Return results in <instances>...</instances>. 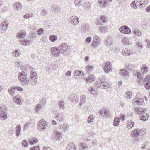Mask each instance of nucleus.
<instances>
[{
    "instance_id": "obj_1",
    "label": "nucleus",
    "mask_w": 150,
    "mask_h": 150,
    "mask_svg": "<svg viewBox=\"0 0 150 150\" xmlns=\"http://www.w3.org/2000/svg\"><path fill=\"white\" fill-rule=\"evenodd\" d=\"M145 134V132L143 129L137 128L132 131L130 135L134 140L138 141L141 139Z\"/></svg>"
},
{
    "instance_id": "obj_2",
    "label": "nucleus",
    "mask_w": 150,
    "mask_h": 150,
    "mask_svg": "<svg viewBox=\"0 0 150 150\" xmlns=\"http://www.w3.org/2000/svg\"><path fill=\"white\" fill-rule=\"evenodd\" d=\"M105 76H103L98 78L97 81V85L99 87L102 88H107L109 87L110 85L107 82H105Z\"/></svg>"
},
{
    "instance_id": "obj_3",
    "label": "nucleus",
    "mask_w": 150,
    "mask_h": 150,
    "mask_svg": "<svg viewBox=\"0 0 150 150\" xmlns=\"http://www.w3.org/2000/svg\"><path fill=\"white\" fill-rule=\"evenodd\" d=\"M18 75V79L20 80L22 85L27 86L28 84V79L27 78V75L25 74V72H20Z\"/></svg>"
},
{
    "instance_id": "obj_4",
    "label": "nucleus",
    "mask_w": 150,
    "mask_h": 150,
    "mask_svg": "<svg viewBox=\"0 0 150 150\" xmlns=\"http://www.w3.org/2000/svg\"><path fill=\"white\" fill-rule=\"evenodd\" d=\"M38 128L40 131H45L48 127V124L46 121L42 119L40 120L38 124Z\"/></svg>"
},
{
    "instance_id": "obj_5",
    "label": "nucleus",
    "mask_w": 150,
    "mask_h": 150,
    "mask_svg": "<svg viewBox=\"0 0 150 150\" xmlns=\"http://www.w3.org/2000/svg\"><path fill=\"white\" fill-rule=\"evenodd\" d=\"M102 66L104 71L106 73L112 71L111 64L109 61L105 62L103 63Z\"/></svg>"
},
{
    "instance_id": "obj_6",
    "label": "nucleus",
    "mask_w": 150,
    "mask_h": 150,
    "mask_svg": "<svg viewBox=\"0 0 150 150\" xmlns=\"http://www.w3.org/2000/svg\"><path fill=\"white\" fill-rule=\"evenodd\" d=\"M58 49L60 53L65 55L68 49V45L65 43H63L59 45Z\"/></svg>"
},
{
    "instance_id": "obj_7",
    "label": "nucleus",
    "mask_w": 150,
    "mask_h": 150,
    "mask_svg": "<svg viewBox=\"0 0 150 150\" xmlns=\"http://www.w3.org/2000/svg\"><path fill=\"white\" fill-rule=\"evenodd\" d=\"M16 90L22 91H23V89L20 86L12 87L8 89V92L11 95L13 96L17 92Z\"/></svg>"
},
{
    "instance_id": "obj_8",
    "label": "nucleus",
    "mask_w": 150,
    "mask_h": 150,
    "mask_svg": "<svg viewBox=\"0 0 150 150\" xmlns=\"http://www.w3.org/2000/svg\"><path fill=\"white\" fill-rule=\"evenodd\" d=\"M100 43V40L99 38L96 36L94 37L93 40L91 44V47L94 49H95Z\"/></svg>"
},
{
    "instance_id": "obj_9",
    "label": "nucleus",
    "mask_w": 150,
    "mask_h": 150,
    "mask_svg": "<svg viewBox=\"0 0 150 150\" xmlns=\"http://www.w3.org/2000/svg\"><path fill=\"white\" fill-rule=\"evenodd\" d=\"M98 113L100 115L104 117H107L109 118L110 117L109 111L105 108H103L102 110H100L99 111Z\"/></svg>"
},
{
    "instance_id": "obj_10",
    "label": "nucleus",
    "mask_w": 150,
    "mask_h": 150,
    "mask_svg": "<svg viewBox=\"0 0 150 150\" xmlns=\"http://www.w3.org/2000/svg\"><path fill=\"white\" fill-rule=\"evenodd\" d=\"M119 30L121 33L125 34H129L131 32L130 29L126 25L121 26Z\"/></svg>"
},
{
    "instance_id": "obj_11",
    "label": "nucleus",
    "mask_w": 150,
    "mask_h": 150,
    "mask_svg": "<svg viewBox=\"0 0 150 150\" xmlns=\"http://www.w3.org/2000/svg\"><path fill=\"white\" fill-rule=\"evenodd\" d=\"M112 0H98V5L101 8L105 7L109 2H111Z\"/></svg>"
},
{
    "instance_id": "obj_12",
    "label": "nucleus",
    "mask_w": 150,
    "mask_h": 150,
    "mask_svg": "<svg viewBox=\"0 0 150 150\" xmlns=\"http://www.w3.org/2000/svg\"><path fill=\"white\" fill-rule=\"evenodd\" d=\"M62 134L61 132L55 130L52 136L55 137L56 140H60L62 137Z\"/></svg>"
},
{
    "instance_id": "obj_13",
    "label": "nucleus",
    "mask_w": 150,
    "mask_h": 150,
    "mask_svg": "<svg viewBox=\"0 0 150 150\" xmlns=\"http://www.w3.org/2000/svg\"><path fill=\"white\" fill-rule=\"evenodd\" d=\"M74 76L76 79H81L83 77V72L80 71L76 70L74 71Z\"/></svg>"
},
{
    "instance_id": "obj_14",
    "label": "nucleus",
    "mask_w": 150,
    "mask_h": 150,
    "mask_svg": "<svg viewBox=\"0 0 150 150\" xmlns=\"http://www.w3.org/2000/svg\"><path fill=\"white\" fill-rule=\"evenodd\" d=\"M150 76L148 75L146 76L144 80V81L146 82L145 84V87L147 90L150 89Z\"/></svg>"
},
{
    "instance_id": "obj_15",
    "label": "nucleus",
    "mask_w": 150,
    "mask_h": 150,
    "mask_svg": "<svg viewBox=\"0 0 150 150\" xmlns=\"http://www.w3.org/2000/svg\"><path fill=\"white\" fill-rule=\"evenodd\" d=\"M79 18L76 16H72L69 20V22L72 24H78L79 22Z\"/></svg>"
},
{
    "instance_id": "obj_16",
    "label": "nucleus",
    "mask_w": 150,
    "mask_h": 150,
    "mask_svg": "<svg viewBox=\"0 0 150 150\" xmlns=\"http://www.w3.org/2000/svg\"><path fill=\"white\" fill-rule=\"evenodd\" d=\"M1 25L2 27L3 32L6 31L8 27V23L6 20H4L2 22Z\"/></svg>"
},
{
    "instance_id": "obj_17",
    "label": "nucleus",
    "mask_w": 150,
    "mask_h": 150,
    "mask_svg": "<svg viewBox=\"0 0 150 150\" xmlns=\"http://www.w3.org/2000/svg\"><path fill=\"white\" fill-rule=\"evenodd\" d=\"M147 0H137L136 4L140 7L144 6L147 3Z\"/></svg>"
},
{
    "instance_id": "obj_18",
    "label": "nucleus",
    "mask_w": 150,
    "mask_h": 150,
    "mask_svg": "<svg viewBox=\"0 0 150 150\" xmlns=\"http://www.w3.org/2000/svg\"><path fill=\"white\" fill-rule=\"evenodd\" d=\"M121 41L124 45H130L131 44L130 38L127 37L123 38L122 39Z\"/></svg>"
},
{
    "instance_id": "obj_19",
    "label": "nucleus",
    "mask_w": 150,
    "mask_h": 150,
    "mask_svg": "<svg viewBox=\"0 0 150 150\" xmlns=\"http://www.w3.org/2000/svg\"><path fill=\"white\" fill-rule=\"evenodd\" d=\"M123 55L125 56H129L132 55L133 52L131 50H128L126 48L123 50L122 52Z\"/></svg>"
},
{
    "instance_id": "obj_20",
    "label": "nucleus",
    "mask_w": 150,
    "mask_h": 150,
    "mask_svg": "<svg viewBox=\"0 0 150 150\" xmlns=\"http://www.w3.org/2000/svg\"><path fill=\"white\" fill-rule=\"evenodd\" d=\"M51 52L53 54L56 56H59L60 53L59 49H58V47L57 48L54 47H52L51 49Z\"/></svg>"
},
{
    "instance_id": "obj_21",
    "label": "nucleus",
    "mask_w": 150,
    "mask_h": 150,
    "mask_svg": "<svg viewBox=\"0 0 150 150\" xmlns=\"http://www.w3.org/2000/svg\"><path fill=\"white\" fill-rule=\"evenodd\" d=\"M88 91L94 96L96 97L97 95V89L96 88L91 87L88 89Z\"/></svg>"
},
{
    "instance_id": "obj_22",
    "label": "nucleus",
    "mask_w": 150,
    "mask_h": 150,
    "mask_svg": "<svg viewBox=\"0 0 150 150\" xmlns=\"http://www.w3.org/2000/svg\"><path fill=\"white\" fill-rule=\"evenodd\" d=\"M64 115L62 113L58 114L55 117L57 120L60 122H62L64 120Z\"/></svg>"
},
{
    "instance_id": "obj_23",
    "label": "nucleus",
    "mask_w": 150,
    "mask_h": 150,
    "mask_svg": "<svg viewBox=\"0 0 150 150\" xmlns=\"http://www.w3.org/2000/svg\"><path fill=\"white\" fill-rule=\"evenodd\" d=\"M149 115L145 113L142 114V115H140L139 116L140 119L143 121H145L147 120L148 119Z\"/></svg>"
},
{
    "instance_id": "obj_24",
    "label": "nucleus",
    "mask_w": 150,
    "mask_h": 150,
    "mask_svg": "<svg viewBox=\"0 0 150 150\" xmlns=\"http://www.w3.org/2000/svg\"><path fill=\"white\" fill-rule=\"evenodd\" d=\"M26 35V32L24 30H22L17 33V37L18 38H24Z\"/></svg>"
},
{
    "instance_id": "obj_25",
    "label": "nucleus",
    "mask_w": 150,
    "mask_h": 150,
    "mask_svg": "<svg viewBox=\"0 0 150 150\" xmlns=\"http://www.w3.org/2000/svg\"><path fill=\"white\" fill-rule=\"evenodd\" d=\"M143 100L140 98H134L133 100V103L134 105H140L142 104Z\"/></svg>"
},
{
    "instance_id": "obj_26",
    "label": "nucleus",
    "mask_w": 150,
    "mask_h": 150,
    "mask_svg": "<svg viewBox=\"0 0 150 150\" xmlns=\"http://www.w3.org/2000/svg\"><path fill=\"white\" fill-rule=\"evenodd\" d=\"M77 98V96L75 94H73L70 95L68 97V99L72 102L74 103L77 102L78 101V99Z\"/></svg>"
},
{
    "instance_id": "obj_27",
    "label": "nucleus",
    "mask_w": 150,
    "mask_h": 150,
    "mask_svg": "<svg viewBox=\"0 0 150 150\" xmlns=\"http://www.w3.org/2000/svg\"><path fill=\"white\" fill-rule=\"evenodd\" d=\"M134 110L136 113L140 115H142V114L144 113L145 111L144 110V109L141 108L140 107L135 108Z\"/></svg>"
},
{
    "instance_id": "obj_28",
    "label": "nucleus",
    "mask_w": 150,
    "mask_h": 150,
    "mask_svg": "<svg viewBox=\"0 0 150 150\" xmlns=\"http://www.w3.org/2000/svg\"><path fill=\"white\" fill-rule=\"evenodd\" d=\"M105 44L108 46H110L112 44V40L111 37H108L105 41Z\"/></svg>"
},
{
    "instance_id": "obj_29",
    "label": "nucleus",
    "mask_w": 150,
    "mask_h": 150,
    "mask_svg": "<svg viewBox=\"0 0 150 150\" xmlns=\"http://www.w3.org/2000/svg\"><path fill=\"white\" fill-rule=\"evenodd\" d=\"M20 43L23 45L27 46L28 45L30 42V41L26 39H24L19 40Z\"/></svg>"
},
{
    "instance_id": "obj_30",
    "label": "nucleus",
    "mask_w": 150,
    "mask_h": 150,
    "mask_svg": "<svg viewBox=\"0 0 150 150\" xmlns=\"http://www.w3.org/2000/svg\"><path fill=\"white\" fill-rule=\"evenodd\" d=\"M14 100L15 101L16 103L18 104H21L22 103V101L21 100V98L18 95H16L14 98Z\"/></svg>"
},
{
    "instance_id": "obj_31",
    "label": "nucleus",
    "mask_w": 150,
    "mask_h": 150,
    "mask_svg": "<svg viewBox=\"0 0 150 150\" xmlns=\"http://www.w3.org/2000/svg\"><path fill=\"white\" fill-rule=\"evenodd\" d=\"M67 150H76L74 144L72 143H69L67 146Z\"/></svg>"
},
{
    "instance_id": "obj_32",
    "label": "nucleus",
    "mask_w": 150,
    "mask_h": 150,
    "mask_svg": "<svg viewBox=\"0 0 150 150\" xmlns=\"http://www.w3.org/2000/svg\"><path fill=\"white\" fill-rule=\"evenodd\" d=\"M95 79V77L93 75H90L89 76L85 79V80L87 83L91 82L93 81Z\"/></svg>"
},
{
    "instance_id": "obj_33",
    "label": "nucleus",
    "mask_w": 150,
    "mask_h": 150,
    "mask_svg": "<svg viewBox=\"0 0 150 150\" xmlns=\"http://www.w3.org/2000/svg\"><path fill=\"white\" fill-rule=\"evenodd\" d=\"M134 123L131 120L128 121L127 123V128L131 129L134 125Z\"/></svg>"
},
{
    "instance_id": "obj_34",
    "label": "nucleus",
    "mask_w": 150,
    "mask_h": 150,
    "mask_svg": "<svg viewBox=\"0 0 150 150\" xmlns=\"http://www.w3.org/2000/svg\"><path fill=\"white\" fill-rule=\"evenodd\" d=\"M132 32L135 35L138 37L142 35L141 32L137 28L133 29L132 30Z\"/></svg>"
},
{
    "instance_id": "obj_35",
    "label": "nucleus",
    "mask_w": 150,
    "mask_h": 150,
    "mask_svg": "<svg viewBox=\"0 0 150 150\" xmlns=\"http://www.w3.org/2000/svg\"><path fill=\"white\" fill-rule=\"evenodd\" d=\"M7 117V114L4 111L1 110L0 112V118L1 119L4 120Z\"/></svg>"
},
{
    "instance_id": "obj_36",
    "label": "nucleus",
    "mask_w": 150,
    "mask_h": 150,
    "mask_svg": "<svg viewBox=\"0 0 150 150\" xmlns=\"http://www.w3.org/2000/svg\"><path fill=\"white\" fill-rule=\"evenodd\" d=\"M21 127L20 125H17L16 127V135L18 137L20 136Z\"/></svg>"
},
{
    "instance_id": "obj_37",
    "label": "nucleus",
    "mask_w": 150,
    "mask_h": 150,
    "mask_svg": "<svg viewBox=\"0 0 150 150\" xmlns=\"http://www.w3.org/2000/svg\"><path fill=\"white\" fill-rule=\"evenodd\" d=\"M93 69V67L91 65H88L85 67V70L87 73H90Z\"/></svg>"
},
{
    "instance_id": "obj_38",
    "label": "nucleus",
    "mask_w": 150,
    "mask_h": 150,
    "mask_svg": "<svg viewBox=\"0 0 150 150\" xmlns=\"http://www.w3.org/2000/svg\"><path fill=\"white\" fill-rule=\"evenodd\" d=\"M86 96L85 95H82L80 97V102L79 104L80 105H82L83 103L86 101Z\"/></svg>"
},
{
    "instance_id": "obj_39",
    "label": "nucleus",
    "mask_w": 150,
    "mask_h": 150,
    "mask_svg": "<svg viewBox=\"0 0 150 150\" xmlns=\"http://www.w3.org/2000/svg\"><path fill=\"white\" fill-rule=\"evenodd\" d=\"M120 74L121 75L125 76H128L127 71L126 69H122Z\"/></svg>"
},
{
    "instance_id": "obj_40",
    "label": "nucleus",
    "mask_w": 150,
    "mask_h": 150,
    "mask_svg": "<svg viewBox=\"0 0 150 150\" xmlns=\"http://www.w3.org/2000/svg\"><path fill=\"white\" fill-rule=\"evenodd\" d=\"M49 39L51 42H54L57 40V37L55 35H51L49 37Z\"/></svg>"
},
{
    "instance_id": "obj_41",
    "label": "nucleus",
    "mask_w": 150,
    "mask_h": 150,
    "mask_svg": "<svg viewBox=\"0 0 150 150\" xmlns=\"http://www.w3.org/2000/svg\"><path fill=\"white\" fill-rule=\"evenodd\" d=\"M58 105L59 107V108L61 110H64L65 108L64 102L63 101H60L58 103Z\"/></svg>"
},
{
    "instance_id": "obj_42",
    "label": "nucleus",
    "mask_w": 150,
    "mask_h": 150,
    "mask_svg": "<svg viewBox=\"0 0 150 150\" xmlns=\"http://www.w3.org/2000/svg\"><path fill=\"white\" fill-rule=\"evenodd\" d=\"M94 116L93 115H90L87 119L88 122L89 123L92 122L94 120Z\"/></svg>"
},
{
    "instance_id": "obj_43",
    "label": "nucleus",
    "mask_w": 150,
    "mask_h": 150,
    "mask_svg": "<svg viewBox=\"0 0 150 150\" xmlns=\"http://www.w3.org/2000/svg\"><path fill=\"white\" fill-rule=\"evenodd\" d=\"M99 30L102 33H105L108 31V28L106 26H103L99 27Z\"/></svg>"
},
{
    "instance_id": "obj_44",
    "label": "nucleus",
    "mask_w": 150,
    "mask_h": 150,
    "mask_svg": "<svg viewBox=\"0 0 150 150\" xmlns=\"http://www.w3.org/2000/svg\"><path fill=\"white\" fill-rule=\"evenodd\" d=\"M120 121L119 120L117 119V117H116L114 119V122H113V125L115 126H118L119 124Z\"/></svg>"
},
{
    "instance_id": "obj_45",
    "label": "nucleus",
    "mask_w": 150,
    "mask_h": 150,
    "mask_svg": "<svg viewBox=\"0 0 150 150\" xmlns=\"http://www.w3.org/2000/svg\"><path fill=\"white\" fill-rule=\"evenodd\" d=\"M101 21L103 23H106L107 22V18L104 16H101L100 17Z\"/></svg>"
},
{
    "instance_id": "obj_46",
    "label": "nucleus",
    "mask_w": 150,
    "mask_h": 150,
    "mask_svg": "<svg viewBox=\"0 0 150 150\" xmlns=\"http://www.w3.org/2000/svg\"><path fill=\"white\" fill-rule=\"evenodd\" d=\"M72 119L76 123L79 122L80 120V118L79 117V116L77 115H75L74 116Z\"/></svg>"
},
{
    "instance_id": "obj_47",
    "label": "nucleus",
    "mask_w": 150,
    "mask_h": 150,
    "mask_svg": "<svg viewBox=\"0 0 150 150\" xmlns=\"http://www.w3.org/2000/svg\"><path fill=\"white\" fill-rule=\"evenodd\" d=\"M14 7H16L18 10L21 9L22 8V5L20 3H16L14 5Z\"/></svg>"
},
{
    "instance_id": "obj_48",
    "label": "nucleus",
    "mask_w": 150,
    "mask_h": 150,
    "mask_svg": "<svg viewBox=\"0 0 150 150\" xmlns=\"http://www.w3.org/2000/svg\"><path fill=\"white\" fill-rule=\"evenodd\" d=\"M80 146L82 149H84L86 148H88V147L87 146V144L81 142Z\"/></svg>"
},
{
    "instance_id": "obj_49",
    "label": "nucleus",
    "mask_w": 150,
    "mask_h": 150,
    "mask_svg": "<svg viewBox=\"0 0 150 150\" xmlns=\"http://www.w3.org/2000/svg\"><path fill=\"white\" fill-rule=\"evenodd\" d=\"M125 118V115L123 114H120L119 115V117H117V119L119 120H120L122 121H124Z\"/></svg>"
},
{
    "instance_id": "obj_50",
    "label": "nucleus",
    "mask_w": 150,
    "mask_h": 150,
    "mask_svg": "<svg viewBox=\"0 0 150 150\" xmlns=\"http://www.w3.org/2000/svg\"><path fill=\"white\" fill-rule=\"evenodd\" d=\"M88 25L87 24H85L81 28V30L82 31H85L88 29Z\"/></svg>"
},
{
    "instance_id": "obj_51",
    "label": "nucleus",
    "mask_w": 150,
    "mask_h": 150,
    "mask_svg": "<svg viewBox=\"0 0 150 150\" xmlns=\"http://www.w3.org/2000/svg\"><path fill=\"white\" fill-rule=\"evenodd\" d=\"M41 108L42 106L40 104H38L35 108V110L36 112H38L39 110L41 109Z\"/></svg>"
},
{
    "instance_id": "obj_52",
    "label": "nucleus",
    "mask_w": 150,
    "mask_h": 150,
    "mask_svg": "<svg viewBox=\"0 0 150 150\" xmlns=\"http://www.w3.org/2000/svg\"><path fill=\"white\" fill-rule=\"evenodd\" d=\"M30 78L32 81L35 80L37 79V74L36 73L33 74H30Z\"/></svg>"
},
{
    "instance_id": "obj_53",
    "label": "nucleus",
    "mask_w": 150,
    "mask_h": 150,
    "mask_svg": "<svg viewBox=\"0 0 150 150\" xmlns=\"http://www.w3.org/2000/svg\"><path fill=\"white\" fill-rule=\"evenodd\" d=\"M91 4L90 3H86L84 5V7L87 10H88L91 8Z\"/></svg>"
},
{
    "instance_id": "obj_54",
    "label": "nucleus",
    "mask_w": 150,
    "mask_h": 150,
    "mask_svg": "<svg viewBox=\"0 0 150 150\" xmlns=\"http://www.w3.org/2000/svg\"><path fill=\"white\" fill-rule=\"evenodd\" d=\"M147 66H143L142 69V71L143 72L144 74L146 73L147 72Z\"/></svg>"
},
{
    "instance_id": "obj_55",
    "label": "nucleus",
    "mask_w": 150,
    "mask_h": 150,
    "mask_svg": "<svg viewBox=\"0 0 150 150\" xmlns=\"http://www.w3.org/2000/svg\"><path fill=\"white\" fill-rule=\"evenodd\" d=\"M26 140H23L22 142V146L23 147H26L28 146V144Z\"/></svg>"
},
{
    "instance_id": "obj_56",
    "label": "nucleus",
    "mask_w": 150,
    "mask_h": 150,
    "mask_svg": "<svg viewBox=\"0 0 150 150\" xmlns=\"http://www.w3.org/2000/svg\"><path fill=\"white\" fill-rule=\"evenodd\" d=\"M132 93L130 92L127 91L125 94V96L127 98H130L132 96Z\"/></svg>"
},
{
    "instance_id": "obj_57",
    "label": "nucleus",
    "mask_w": 150,
    "mask_h": 150,
    "mask_svg": "<svg viewBox=\"0 0 150 150\" xmlns=\"http://www.w3.org/2000/svg\"><path fill=\"white\" fill-rule=\"evenodd\" d=\"M33 16V15L32 13L26 14L23 16L24 18L28 19L29 18L32 17Z\"/></svg>"
},
{
    "instance_id": "obj_58",
    "label": "nucleus",
    "mask_w": 150,
    "mask_h": 150,
    "mask_svg": "<svg viewBox=\"0 0 150 150\" xmlns=\"http://www.w3.org/2000/svg\"><path fill=\"white\" fill-rule=\"evenodd\" d=\"M131 7L134 9H136L137 8V6L136 5L135 1H133L131 4Z\"/></svg>"
},
{
    "instance_id": "obj_59",
    "label": "nucleus",
    "mask_w": 150,
    "mask_h": 150,
    "mask_svg": "<svg viewBox=\"0 0 150 150\" xmlns=\"http://www.w3.org/2000/svg\"><path fill=\"white\" fill-rule=\"evenodd\" d=\"M92 38L90 37H88L86 39L85 42L88 44H89Z\"/></svg>"
},
{
    "instance_id": "obj_60",
    "label": "nucleus",
    "mask_w": 150,
    "mask_h": 150,
    "mask_svg": "<svg viewBox=\"0 0 150 150\" xmlns=\"http://www.w3.org/2000/svg\"><path fill=\"white\" fill-rule=\"evenodd\" d=\"M29 141L30 144L31 145H33L36 143L38 142V140L37 139H34L33 140H30Z\"/></svg>"
},
{
    "instance_id": "obj_61",
    "label": "nucleus",
    "mask_w": 150,
    "mask_h": 150,
    "mask_svg": "<svg viewBox=\"0 0 150 150\" xmlns=\"http://www.w3.org/2000/svg\"><path fill=\"white\" fill-rule=\"evenodd\" d=\"M43 28H40L37 30V33L38 35H40L43 33Z\"/></svg>"
},
{
    "instance_id": "obj_62",
    "label": "nucleus",
    "mask_w": 150,
    "mask_h": 150,
    "mask_svg": "<svg viewBox=\"0 0 150 150\" xmlns=\"http://www.w3.org/2000/svg\"><path fill=\"white\" fill-rule=\"evenodd\" d=\"M15 65L16 67H21L22 66L21 62H16L15 63Z\"/></svg>"
},
{
    "instance_id": "obj_63",
    "label": "nucleus",
    "mask_w": 150,
    "mask_h": 150,
    "mask_svg": "<svg viewBox=\"0 0 150 150\" xmlns=\"http://www.w3.org/2000/svg\"><path fill=\"white\" fill-rule=\"evenodd\" d=\"M146 42L147 44V47L148 48H150V40L148 39H146Z\"/></svg>"
},
{
    "instance_id": "obj_64",
    "label": "nucleus",
    "mask_w": 150,
    "mask_h": 150,
    "mask_svg": "<svg viewBox=\"0 0 150 150\" xmlns=\"http://www.w3.org/2000/svg\"><path fill=\"white\" fill-rule=\"evenodd\" d=\"M43 150H53L52 149L48 146H44L43 149Z\"/></svg>"
}]
</instances>
